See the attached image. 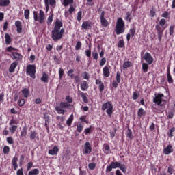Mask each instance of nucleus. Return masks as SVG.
I'll return each mask as SVG.
<instances>
[{
	"label": "nucleus",
	"instance_id": "nucleus-47",
	"mask_svg": "<svg viewBox=\"0 0 175 175\" xmlns=\"http://www.w3.org/2000/svg\"><path fill=\"white\" fill-rule=\"evenodd\" d=\"M173 132H175V127L171 128L170 131L167 133L169 137H173V136H174V135H173Z\"/></svg>",
	"mask_w": 175,
	"mask_h": 175
},
{
	"label": "nucleus",
	"instance_id": "nucleus-13",
	"mask_svg": "<svg viewBox=\"0 0 175 175\" xmlns=\"http://www.w3.org/2000/svg\"><path fill=\"white\" fill-rule=\"evenodd\" d=\"M116 81H113L112 83V87L113 88H117V87H118V84L121 83V74L120 73V71H118L116 73Z\"/></svg>",
	"mask_w": 175,
	"mask_h": 175
},
{
	"label": "nucleus",
	"instance_id": "nucleus-5",
	"mask_svg": "<svg viewBox=\"0 0 175 175\" xmlns=\"http://www.w3.org/2000/svg\"><path fill=\"white\" fill-rule=\"evenodd\" d=\"M101 110H103V111L106 110V113L109 117H111V116H113V103L111 101H108L103 103L101 107Z\"/></svg>",
	"mask_w": 175,
	"mask_h": 175
},
{
	"label": "nucleus",
	"instance_id": "nucleus-33",
	"mask_svg": "<svg viewBox=\"0 0 175 175\" xmlns=\"http://www.w3.org/2000/svg\"><path fill=\"white\" fill-rule=\"evenodd\" d=\"M21 92L24 98H28V96H29V90L25 88L21 90Z\"/></svg>",
	"mask_w": 175,
	"mask_h": 175
},
{
	"label": "nucleus",
	"instance_id": "nucleus-3",
	"mask_svg": "<svg viewBox=\"0 0 175 175\" xmlns=\"http://www.w3.org/2000/svg\"><path fill=\"white\" fill-rule=\"evenodd\" d=\"M115 32L116 35H120V33L125 32V22H124L122 18H118L115 27Z\"/></svg>",
	"mask_w": 175,
	"mask_h": 175
},
{
	"label": "nucleus",
	"instance_id": "nucleus-14",
	"mask_svg": "<svg viewBox=\"0 0 175 175\" xmlns=\"http://www.w3.org/2000/svg\"><path fill=\"white\" fill-rule=\"evenodd\" d=\"M120 163L116 161H113L110 163L109 165H108L106 167V172H111L113 170V169H117V167H119L120 166Z\"/></svg>",
	"mask_w": 175,
	"mask_h": 175
},
{
	"label": "nucleus",
	"instance_id": "nucleus-18",
	"mask_svg": "<svg viewBox=\"0 0 175 175\" xmlns=\"http://www.w3.org/2000/svg\"><path fill=\"white\" fill-rule=\"evenodd\" d=\"M81 28L87 31L92 28V23L90 21H84L81 25Z\"/></svg>",
	"mask_w": 175,
	"mask_h": 175
},
{
	"label": "nucleus",
	"instance_id": "nucleus-54",
	"mask_svg": "<svg viewBox=\"0 0 175 175\" xmlns=\"http://www.w3.org/2000/svg\"><path fill=\"white\" fill-rule=\"evenodd\" d=\"M119 169H120V170H122V172H123L124 173H126V167L125 166V165L119 164Z\"/></svg>",
	"mask_w": 175,
	"mask_h": 175
},
{
	"label": "nucleus",
	"instance_id": "nucleus-38",
	"mask_svg": "<svg viewBox=\"0 0 175 175\" xmlns=\"http://www.w3.org/2000/svg\"><path fill=\"white\" fill-rule=\"evenodd\" d=\"M92 57L93 59H94L95 61H98V59H99V54L98 53V52H96V51H94L92 53Z\"/></svg>",
	"mask_w": 175,
	"mask_h": 175
},
{
	"label": "nucleus",
	"instance_id": "nucleus-16",
	"mask_svg": "<svg viewBox=\"0 0 175 175\" xmlns=\"http://www.w3.org/2000/svg\"><path fill=\"white\" fill-rule=\"evenodd\" d=\"M11 58L12 59H16V61H21L23 59V55L17 52H12Z\"/></svg>",
	"mask_w": 175,
	"mask_h": 175
},
{
	"label": "nucleus",
	"instance_id": "nucleus-52",
	"mask_svg": "<svg viewBox=\"0 0 175 175\" xmlns=\"http://www.w3.org/2000/svg\"><path fill=\"white\" fill-rule=\"evenodd\" d=\"M113 131H111L109 133L111 139H114V137H116V133H117V129L115 128Z\"/></svg>",
	"mask_w": 175,
	"mask_h": 175
},
{
	"label": "nucleus",
	"instance_id": "nucleus-6",
	"mask_svg": "<svg viewBox=\"0 0 175 175\" xmlns=\"http://www.w3.org/2000/svg\"><path fill=\"white\" fill-rule=\"evenodd\" d=\"M26 73L28 75V76H30L31 79H35L36 76V66L35 64H29L27 66L26 68Z\"/></svg>",
	"mask_w": 175,
	"mask_h": 175
},
{
	"label": "nucleus",
	"instance_id": "nucleus-20",
	"mask_svg": "<svg viewBox=\"0 0 175 175\" xmlns=\"http://www.w3.org/2000/svg\"><path fill=\"white\" fill-rule=\"evenodd\" d=\"M59 151V148H58V146L55 145L53 149H50L48 151V154H49V155H57V154H58Z\"/></svg>",
	"mask_w": 175,
	"mask_h": 175
},
{
	"label": "nucleus",
	"instance_id": "nucleus-23",
	"mask_svg": "<svg viewBox=\"0 0 175 175\" xmlns=\"http://www.w3.org/2000/svg\"><path fill=\"white\" fill-rule=\"evenodd\" d=\"M15 26L16 27V31L18 33H21L23 32V25H21V21H16L15 22Z\"/></svg>",
	"mask_w": 175,
	"mask_h": 175
},
{
	"label": "nucleus",
	"instance_id": "nucleus-37",
	"mask_svg": "<svg viewBox=\"0 0 175 175\" xmlns=\"http://www.w3.org/2000/svg\"><path fill=\"white\" fill-rule=\"evenodd\" d=\"M142 72L144 73L148 72V63H142Z\"/></svg>",
	"mask_w": 175,
	"mask_h": 175
},
{
	"label": "nucleus",
	"instance_id": "nucleus-26",
	"mask_svg": "<svg viewBox=\"0 0 175 175\" xmlns=\"http://www.w3.org/2000/svg\"><path fill=\"white\" fill-rule=\"evenodd\" d=\"M30 140H35V139H37V140H39V135H38V132L31 131L30 132Z\"/></svg>",
	"mask_w": 175,
	"mask_h": 175
},
{
	"label": "nucleus",
	"instance_id": "nucleus-36",
	"mask_svg": "<svg viewBox=\"0 0 175 175\" xmlns=\"http://www.w3.org/2000/svg\"><path fill=\"white\" fill-rule=\"evenodd\" d=\"M40 173L39 169L35 168L29 171L28 175H38Z\"/></svg>",
	"mask_w": 175,
	"mask_h": 175
},
{
	"label": "nucleus",
	"instance_id": "nucleus-32",
	"mask_svg": "<svg viewBox=\"0 0 175 175\" xmlns=\"http://www.w3.org/2000/svg\"><path fill=\"white\" fill-rule=\"evenodd\" d=\"M132 66V62L126 61L124 62L122 68L123 69H128V68H131Z\"/></svg>",
	"mask_w": 175,
	"mask_h": 175
},
{
	"label": "nucleus",
	"instance_id": "nucleus-49",
	"mask_svg": "<svg viewBox=\"0 0 175 175\" xmlns=\"http://www.w3.org/2000/svg\"><path fill=\"white\" fill-rule=\"evenodd\" d=\"M83 126L81 124L77 125V131L78 132V133H81V132H83Z\"/></svg>",
	"mask_w": 175,
	"mask_h": 175
},
{
	"label": "nucleus",
	"instance_id": "nucleus-11",
	"mask_svg": "<svg viewBox=\"0 0 175 175\" xmlns=\"http://www.w3.org/2000/svg\"><path fill=\"white\" fill-rule=\"evenodd\" d=\"M44 3L46 12H49L50 6H51V8H55V6H57V1L55 0H49H49H44Z\"/></svg>",
	"mask_w": 175,
	"mask_h": 175
},
{
	"label": "nucleus",
	"instance_id": "nucleus-22",
	"mask_svg": "<svg viewBox=\"0 0 175 175\" xmlns=\"http://www.w3.org/2000/svg\"><path fill=\"white\" fill-rule=\"evenodd\" d=\"M18 161V158L14 157L12 160V166L13 167L14 170H17L18 169V164L17 162Z\"/></svg>",
	"mask_w": 175,
	"mask_h": 175
},
{
	"label": "nucleus",
	"instance_id": "nucleus-31",
	"mask_svg": "<svg viewBox=\"0 0 175 175\" xmlns=\"http://www.w3.org/2000/svg\"><path fill=\"white\" fill-rule=\"evenodd\" d=\"M5 44L9 46V44L12 43V37H10V35H9V33H5Z\"/></svg>",
	"mask_w": 175,
	"mask_h": 175
},
{
	"label": "nucleus",
	"instance_id": "nucleus-17",
	"mask_svg": "<svg viewBox=\"0 0 175 175\" xmlns=\"http://www.w3.org/2000/svg\"><path fill=\"white\" fill-rule=\"evenodd\" d=\"M174 150H173V146H172V144H169L167 147H165L163 150V154H165V155H169L170 154H172V152H173Z\"/></svg>",
	"mask_w": 175,
	"mask_h": 175
},
{
	"label": "nucleus",
	"instance_id": "nucleus-25",
	"mask_svg": "<svg viewBox=\"0 0 175 175\" xmlns=\"http://www.w3.org/2000/svg\"><path fill=\"white\" fill-rule=\"evenodd\" d=\"M18 65V62H14L13 63H12L9 68L10 73H13L16 70V68H17Z\"/></svg>",
	"mask_w": 175,
	"mask_h": 175
},
{
	"label": "nucleus",
	"instance_id": "nucleus-8",
	"mask_svg": "<svg viewBox=\"0 0 175 175\" xmlns=\"http://www.w3.org/2000/svg\"><path fill=\"white\" fill-rule=\"evenodd\" d=\"M142 59H144V61H146L148 65H151V64L154 62V58L151 55V53L148 52L145 53L144 57H142Z\"/></svg>",
	"mask_w": 175,
	"mask_h": 175
},
{
	"label": "nucleus",
	"instance_id": "nucleus-39",
	"mask_svg": "<svg viewBox=\"0 0 175 175\" xmlns=\"http://www.w3.org/2000/svg\"><path fill=\"white\" fill-rule=\"evenodd\" d=\"M73 122V114H71L66 121L68 126H70Z\"/></svg>",
	"mask_w": 175,
	"mask_h": 175
},
{
	"label": "nucleus",
	"instance_id": "nucleus-45",
	"mask_svg": "<svg viewBox=\"0 0 175 175\" xmlns=\"http://www.w3.org/2000/svg\"><path fill=\"white\" fill-rule=\"evenodd\" d=\"M118 47L120 49H122L123 47H125V42H124V40H119L118 43Z\"/></svg>",
	"mask_w": 175,
	"mask_h": 175
},
{
	"label": "nucleus",
	"instance_id": "nucleus-28",
	"mask_svg": "<svg viewBox=\"0 0 175 175\" xmlns=\"http://www.w3.org/2000/svg\"><path fill=\"white\" fill-rule=\"evenodd\" d=\"M89 85L88 83L85 81H83L82 83H81V90L82 91H87L88 90Z\"/></svg>",
	"mask_w": 175,
	"mask_h": 175
},
{
	"label": "nucleus",
	"instance_id": "nucleus-55",
	"mask_svg": "<svg viewBox=\"0 0 175 175\" xmlns=\"http://www.w3.org/2000/svg\"><path fill=\"white\" fill-rule=\"evenodd\" d=\"M51 23H53V14L50 15L48 17L46 24H47V25H51Z\"/></svg>",
	"mask_w": 175,
	"mask_h": 175
},
{
	"label": "nucleus",
	"instance_id": "nucleus-9",
	"mask_svg": "<svg viewBox=\"0 0 175 175\" xmlns=\"http://www.w3.org/2000/svg\"><path fill=\"white\" fill-rule=\"evenodd\" d=\"M92 152V146L90 142H85L83 146V155H87Z\"/></svg>",
	"mask_w": 175,
	"mask_h": 175
},
{
	"label": "nucleus",
	"instance_id": "nucleus-50",
	"mask_svg": "<svg viewBox=\"0 0 175 175\" xmlns=\"http://www.w3.org/2000/svg\"><path fill=\"white\" fill-rule=\"evenodd\" d=\"M91 129H92V126H90L89 128L85 129L84 130V133H85V135H91L92 133Z\"/></svg>",
	"mask_w": 175,
	"mask_h": 175
},
{
	"label": "nucleus",
	"instance_id": "nucleus-41",
	"mask_svg": "<svg viewBox=\"0 0 175 175\" xmlns=\"http://www.w3.org/2000/svg\"><path fill=\"white\" fill-rule=\"evenodd\" d=\"M3 152L5 155H8L10 152V148L8 146H5L3 148Z\"/></svg>",
	"mask_w": 175,
	"mask_h": 175
},
{
	"label": "nucleus",
	"instance_id": "nucleus-58",
	"mask_svg": "<svg viewBox=\"0 0 175 175\" xmlns=\"http://www.w3.org/2000/svg\"><path fill=\"white\" fill-rule=\"evenodd\" d=\"M165 24H166V20L165 18H162L159 21L158 25L165 27Z\"/></svg>",
	"mask_w": 175,
	"mask_h": 175
},
{
	"label": "nucleus",
	"instance_id": "nucleus-59",
	"mask_svg": "<svg viewBox=\"0 0 175 175\" xmlns=\"http://www.w3.org/2000/svg\"><path fill=\"white\" fill-rule=\"evenodd\" d=\"M83 44H81V42L78 41L77 42L76 46H75V50H80L81 49V46Z\"/></svg>",
	"mask_w": 175,
	"mask_h": 175
},
{
	"label": "nucleus",
	"instance_id": "nucleus-21",
	"mask_svg": "<svg viewBox=\"0 0 175 175\" xmlns=\"http://www.w3.org/2000/svg\"><path fill=\"white\" fill-rule=\"evenodd\" d=\"M167 79L169 84H173L174 82L173 78L172 77V75L170 74V67H167Z\"/></svg>",
	"mask_w": 175,
	"mask_h": 175
},
{
	"label": "nucleus",
	"instance_id": "nucleus-15",
	"mask_svg": "<svg viewBox=\"0 0 175 175\" xmlns=\"http://www.w3.org/2000/svg\"><path fill=\"white\" fill-rule=\"evenodd\" d=\"M129 32L130 33H128L126 35L127 42H129V40H131V38H133V36H135V33H136V27H131L129 29Z\"/></svg>",
	"mask_w": 175,
	"mask_h": 175
},
{
	"label": "nucleus",
	"instance_id": "nucleus-57",
	"mask_svg": "<svg viewBox=\"0 0 175 175\" xmlns=\"http://www.w3.org/2000/svg\"><path fill=\"white\" fill-rule=\"evenodd\" d=\"M88 167L90 170H94V169L96 167V164H95L94 163H90L88 165Z\"/></svg>",
	"mask_w": 175,
	"mask_h": 175
},
{
	"label": "nucleus",
	"instance_id": "nucleus-44",
	"mask_svg": "<svg viewBox=\"0 0 175 175\" xmlns=\"http://www.w3.org/2000/svg\"><path fill=\"white\" fill-rule=\"evenodd\" d=\"M81 18H83V11L80 10L77 12V20L78 21H81Z\"/></svg>",
	"mask_w": 175,
	"mask_h": 175
},
{
	"label": "nucleus",
	"instance_id": "nucleus-60",
	"mask_svg": "<svg viewBox=\"0 0 175 175\" xmlns=\"http://www.w3.org/2000/svg\"><path fill=\"white\" fill-rule=\"evenodd\" d=\"M85 54L86 57H88V58H91V49H86L85 51Z\"/></svg>",
	"mask_w": 175,
	"mask_h": 175
},
{
	"label": "nucleus",
	"instance_id": "nucleus-61",
	"mask_svg": "<svg viewBox=\"0 0 175 175\" xmlns=\"http://www.w3.org/2000/svg\"><path fill=\"white\" fill-rule=\"evenodd\" d=\"M18 103V106H20V107H23V105H25V100L24 98H21V100H19Z\"/></svg>",
	"mask_w": 175,
	"mask_h": 175
},
{
	"label": "nucleus",
	"instance_id": "nucleus-27",
	"mask_svg": "<svg viewBox=\"0 0 175 175\" xmlns=\"http://www.w3.org/2000/svg\"><path fill=\"white\" fill-rule=\"evenodd\" d=\"M103 75L104 77H109L110 76V68L108 66H105L103 68Z\"/></svg>",
	"mask_w": 175,
	"mask_h": 175
},
{
	"label": "nucleus",
	"instance_id": "nucleus-1",
	"mask_svg": "<svg viewBox=\"0 0 175 175\" xmlns=\"http://www.w3.org/2000/svg\"><path fill=\"white\" fill-rule=\"evenodd\" d=\"M63 26L64 23H62V21L59 19H56L55 26L51 31V39L55 42H58V40H61L64 38L65 30L62 28Z\"/></svg>",
	"mask_w": 175,
	"mask_h": 175
},
{
	"label": "nucleus",
	"instance_id": "nucleus-35",
	"mask_svg": "<svg viewBox=\"0 0 175 175\" xmlns=\"http://www.w3.org/2000/svg\"><path fill=\"white\" fill-rule=\"evenodd\" d=\"M17 128H18L17 125H14V124L10 125L9 131L10 133H14L16 131H17Z\"/></svg>",
	"mask_w": 175,
	"mask_h": 175
},
{
	"label": "nucleus",
	"instance_id": "nucleus-12",
	"mask_svg": "<svg viewBox=\"0 0 175 175\" xmlns=\"http://www.w3.org/2000/svg\"><path fill=\"white\" fill-rule=\"evenodd\" d=\"M155 29L157 31L158 39L159 40H161L162 39V36L163 35V31H165V27L156 25Z\"/></svg>",
	"mask_w": 175,
	"mask_h": 175
},
{
	"label": "nucleus",
	"instance_id": "nucleus-34",
	"mask_svg": "<svg viewBox=\"0 0 175 175\" xmlns=\"http://www.w3.org/2000/svg\"><path fill=\"white\" fill-rule=\"evenodd\" d=\"M40 80L43 83H49V75L44 73L42 77L40 78Z\"/></svg>",
	"mask_w": 175,
	"mask_h": 175
},
{
	"label": "nucleus",
	"instance_id": "nucleus-40",
	"mask_svg": "<svg viewBox=\"0 0 175 175\" xmlns=\"http://www.w3.org/2000/svg\"><path fill=\"white\" fill-rule=\"evenodd\" d=\"M137 116L138 117H143V116H146V111H144V109H143V108H140L138 110Z\"/></svg>",
	"mask_w": 175,
	"mask_h": 175
},
{
	"label": "nucleus",
	"instance_id": "nucleus-42",
	"mask_svg": "<svg viewBox=\"0 0 175 175\" xmlns=\"http://www.w3.org/2000/svg\"><path fill=\"white\" fill-rule=\"evenodd\" d=\"M29 14H31V12L29 9H27L24 11V16L26 20H29Z\"/></svg>",
	"mask_w": 175,
	"mask_h": 175
},
{
	"label": "nucleus",
	"instance_id": "nucleus-63",
	"mask_svg": "<svg viewBox=\"0 0 175 175\" xmlns=\"http://www.w3.org/2000/svg\"><path fill=\"white\" fill-rule=\"evenodd\" d=\"M106 64V57H103L100 61V66H103Z\"/></svg>",
	"mask_w": 175,
	"mask_h": 175
},
{
	"label": "nucleus",
	"instance_id": "nucleus-62",
	"mask_svg": "<svg viewBox=\"0 0 175 175\" xmlns=\"http://www.w3.org/2000/svg\"><path fill=\"white\" fill-rule=\"evenodd\" d=\"M139 93L136 92H134L133 94V100H136L137 99H138L139 98Z\"/></svg>",
	"mask_w": 175,
	"mask_h": 175
},
{
	"label": "nucleus",
	"instance_id": "nucleus-24",
	"mask_svg": "<svg viewBox=\"0 0 175 175\" xmlns=\"http://www.w3.org/2000/svg\"><path fill=\"white\" fill-rule=\"evenodd\" d=\"M103 151L104 154L106 155H109V153L110 152V146H109V144H104L103 146Z\"/></svg>",
	"mask_w": 175,
	"mask_h": 175
},
{
	"label": "nucleus",
	"instance_id": "nucleus-53",
	"mask_svg": "<svg viewBox=\"0 0 175 175\" xmlns=\"http://www.w3.org/2000/svg\"><path fill=\"white\" fill-rule=\"evenodd\" d=\"M126 137H129V139H131V140L133 139V136L132 135V131L131 130V129H128V133L126 134Z\"/></svg>",
	"mask_w": 175,
	"mask_h": 175
},
{
	"label": "nucleus",
	"instance_id": "nucleus-56",
	"mask_svg": "<svg viewBox=\"0 0 175 175\" xmlns=\"http://www.w3.org/2000/svg\"><path fill=\"white\" fill-rule=\"evenodd\" d=\"M174 28L175 25H171L170 27V35L173 36V33H174Z\"/></svg>",
	"mask_w": 175,
	"mask_h": 175
},
{
	"label": "nucleus",
	"instance_id": "nucleus-19",
	"mask_svg": "<svg viewBox=\"0 0 175 175\" xmlns=\"http://www.w3.org/2000/svg\"><path fill=\"white\" fill-rule=\"evenodd\" d=\"M78 95H79L82 98V100L84 103H88V97H87V93H84L79 90Z\"/></svg>",
	"mask_w": 175,
	"mask_h": 175
},
{
	"label": "nucleus",
	"instance_id": "nucleus-64",
	"mask_svg": "<svg viewBox=\"0 0 175 175\" xmlns=\"http://www.w3.org/2000/svg\"><path fill=\"white\" fill-rule=\"evenodd\" d=\"M23 168H20L17 170L16 172V175H24V172H23Z\"/></svg>",
	"mask_w": 175,
	"mask_h": 175
},
{
	"label": "nucleus",
	"instance_id": "nucleus-2",
	"mask_svg": "<svg viewBox=\"0 0 175 175\" xmlns=\"http://www.w3.org/2000/svg\"><path fill=\"white\" fill-rule=\"evenodd\" d=\"M66 102H61L59 105L55 107V110H56L57 114H65L64 109H69L70 107V103L73 102V98L70 96H66Z\"/></svg>",
	"mask_w": 175,
	"mask_h": 175
},
{
	"label": "nucleus",
	"instance_id": "nucleus-10",
	"mask_svg": "<svg viewBox=\"0 0 175 175\" xmlns=\"http://www.w3.org/2000/svg\"><path fill=\"white\" fill-rule=\"evenodd\" d=\"M105 11L101 12L100 15V24L103 27H105L106 28L107 27L109 26V21L106 18H105Z\"/></svg>",
	"mask_w": 175,
	"mask_h": 175
},
{
	"label": "nucleus",
	"instance_id": "nucleus-43",
	"mask_svg": "<svg viewBox=\"0 0 175 175\" xmlns=\"http://www.w3.org/2000/svg\"><path fill=\"white\" fill-rule=\"evenodd\" d=\"M73 3V0H63L64 6L66 7Z\"/></svg>",
	"mask_w": 175,
	"mask_h": 175
},
{
	"label": "nucleus",
	"instance_id": "nucleus-51",
	"mask_svg": "<svg viewBox=\"0 0 175 175\" xmlns=\"http://www.w3.org/2000/svg\"><path fill=\"white\" fill-rule=\"evenodd\" d=\"M64 68H59V80H62V77L64 76Z\"/></svg>",
	"mask_w": 175,
	"mask_h": 175
},
{
	"label": "nucleus",
	"instance_id": "nucleus-7",
	"mask_svg": "<svg viewBox=\"0 0 175 175\" xmlns=\"http://www.w3.org/2000/svg\"><path fill=\"white\" fill-rule=\"evenodd\" d=\"M165 96L163 94L158 93L157 95L153 98V102L157 106H165L166 101L162 98Z\"/></svg>",
	"mask_w": 175,
	"mask_h": 175
},
{
	"label": "nucleus",
	"instance_id": "nucleus-30",
	"mask_svg": "<svg viewBox=\"0 0 175 175\" xmlns=\"http://www.w3.org/2000/svg\"><path fill=\"white\" fill-rule=\"evenodd\" d=\"M28 132V128L27 126H24L22 129V131L21 132V137H26Z\"/></svg>",
	"mask_w": 175,
	"mask_h": 175
},
{
	"label": "nucleus",
	"instance_id": "nucleus-4",
	"mask_svg": "<svg viewBox=\"0 0 175 175\" xmlns=\"http://www.w3.org/2000/svg\"><path fill=\"white\" fill-rule=\"evenodd\" d=\"M33 14L34 21H38L40 24H43V23H44V20H46V16L43 10H40L39 11L38 15V12L33 11Z\"/></svg>",
	"mask_w": 175,
	"mask_h": 175
},
{
	"label": "nucleus",
	"instance_id": "nucleus-48",
	"mask_svg": "<svg viewBox=\"0 0 175 175\" xmlns=\"http://www.w3.org/2000/svg\"><path fill=\"white\" fill-rule=\"evenodd\" d=\"M6 141L8 144H14V139H13V137H8L6 138Z\"/></svg>",
	"mask_w": 175,
	"mask_h": 175
},
{
	"label": "nucleus",
	"instance_id": "nucleus-29",
	"mask_svg": "<svg viewBox=\"0 0 175 175\" xmlns=\"http://www.w3.org/2000/svg\"><path fill=\"white\" fill-rule=\"evenodd\" d=\"M8 5H10V0H0V6L1 8H6Z\"/></svg>",
	"mask_w": 175,
	"mask_h": 175
},
{
	"label": "nucleus",
	"instance_id": "nucleus-46",
	"mask_svg": "<svg viewBox=\"0 0 175 175\" xmlns=\"http://www.w3.org/2000/svg\"><path fill=\"white\" fill-rule=\"evenodd\" d=\"M9 125H18V120L12 118L10 120Z\"/></svg>",
	"mask_w": 175,
	"mask_h": 175
}]
</instances>
